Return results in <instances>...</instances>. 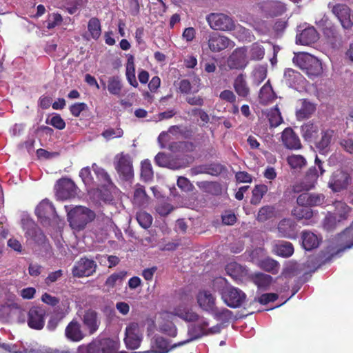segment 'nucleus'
<instances>
[{
  "mask_svg": "<svg viewBox=\"0 0 353 353\" xmlns=\"http://www.w3.org/2000/svg\"><path fill=\"white\" fill-rule=\"evenodd\" d=\"M126 275V272H120L111 274L105 281V285L114 287L117 283H121Z\"/></svg>",
  "mask_w": 353,
  "mask_h": 353,
  "instance_id": "680f3d73",
  "label": "nucleus"
},
{
  "mask_svg": "<svg viewBox=\"0 0 353 353\" xmlns=\"http://www.w3.org/2000/svg\"><path fill=\"white\" fill-rule=\"evenodd\" d=\"M293 63L308 76L316 77L322 72L321 62L310 54L301 52L296 54Z\"/></svg>",
  "mask_w": 353,
  "mask_h": 353,
  "instance_id": "f03ea898",
  "label": "nucleus"
},
{
  "mask_svg": "<svg viewBox=\"0 0 353 353\" xmlns=\"http://www.w3.org/2000/svg\"><path fill=\"white\" fill-rule=\"evenodd\" d=\"M249 277L259 288H266L272 281V277L270 275L262 272L252 274Z\"/></svg>",
  "mask_w": 353,
  "mask_h": 353,
  "instance_id": "4c0bfd02",
  "label": "nucleus"
},
{
  "mask_svg": "<svg viewBox=\"0 0 353 353\" xmlns=\"http://www.w3.org/2000/svg\"><path fill=\"white\" fill-rule=\"evenodd\" d=\"M321 139L315 143V146L320 152L324 154L329 150L334 135V130L332 129L323 130L321 131Z\"/></svg>",
  "mask_w": 353,
  "mask_h": 353,
  "instance_id": "7c9ffc66",
  "label": "nucleus"
},
{
  "mask_svg": "<svg viewBox=\"0 0 353 353\" xmlns=\"http://www.w3.org/2000/svg\"><path fill=\"white\" fill-rule=\"evenodd\" d=\"M274 92L273 91L270 80L261 88L259 92V98L263 101H268L273 99Z\"/></svg>",
  "mask_w": 353,
  "mask_h": 353,
  "instance_id": "09e8293b",
  "label": "nucleus"
},
{
  "mask_svg": "<svg viewBox=\"0 0 353 353\" xmlns=\"http://www.w3.org/2000/svg\"><path fill=\"white\" fill-rule=\"evenodd\" d=\"M65 335L71 341H80L84 337L80 324L75 320H72L66 326Z\"/></svg>",
  "mask_w": 353,
  "mask_h": 353,
  "instance_id": "cd10ccee",
  "label": "nucleus"
},
{
  "mask_svg": "<svg viewBox=\"0 0 353 353\" xmlns=\"http://www.w3.org/2000/svg\"><path fill=\"white\" fill-rule=\"evenodd\" d=\"M325 172L324 161H321L318 156L314 160V166L308 169L305 176V181L300 185H294L293 191L299 193L302 190H310L314 188L319 176H323Z\"/></svg>",
  "mask_w": 353,
  "mask_h": 353,
  "instance_id": "7ed1b4c3",
  "label": "nucleus"
},
{
  "mask_svg": "<svg viewBox=\"0 0 353 353\" xmlns=\"http://www.w3.org/2000/svg\"><path fill=\"white\" fill-rule=\"evenodd\" d=\"M274 215V208L270 205L262 207L257 214V220L260 222H264Z\"/></svg>",
  "mask_w": 353,
  "mask_h": 353,
  "instance_id": "3c124183",
  "label": "nucleus"
},
{
  "mask_svg": "<svg viewBox=\"0 0 353 353\" xmlns=\"http://www.w3.org/2000/svg\"><path fill=\"white\" fill-rule=\"evenodd\" d=\"M340 223L336 215L332 212H327L323 220V227L327 232H333Z\"/></svg>",
  "mask_w": 353,
  "mask_h": 353,
  "instance_id": "c03bdc74",
  "label": "nucleus"
},
{
  "mask_svg": "<svg viewBox=\"0 0 353 353\" xmlns=\"http://www.w3.org/2000/svg\"><path fill=\"white\" fill-rule=\"evenodd\" d=\"M95 213L85 207L77 206L68 213L70 225L76 230H81L95 218Z\"/></svg>",
  "mask_w": 353,
  "mask_h": 353,
  "instance_id": "20e7f679",
  "label": "nucleus"
},
{
  "mask_svg": "<svg viewBox=\"0 0 353 353\" xmlns=\"http://www.w3.org/2000/svg\"><path fill=\"white\" fill-rule=\"evenodd\" d=\"M351 183L352 172L341 168L332 173L327 186L333 192H340L347 190Z\"/></svg>",
  "mask_w": 353,
  "mask_h": 353,
  "instance_id": "0eeeda50",
  "label": "nucleus"
},
{
  "mask_svg": "<svg viewBox=\"0 0 353 353\" xmlns=\"http://www.w3.org/2000/svg\"><path fill=\"white\" fill-rule=\"evenodd\" d=\"M22 312V311L21 312ZM21 319H25L28 326L34 330H41L45 325L46 310H27L23 312Z\"/></svg>",
  "mask_w": 353,
  "mask_h": 353,
  "instance_id": "4468645a",
  "label": "nucleus"
},
{
  "mask_svg": "<svg viewBox=\"0 0 353 353\" xmlns=\"http://www.w3.org/2000/svg\"><path fill=\"white\" fill-rule=\"evenodd\" d=\"M27 310H22V312H26ZM21 310H0V322L2 323H8L12 321L14 316L17 317L18 323H24L25 319H21V315H23V312H20Z\"/></svg>",
  "mask_w": 353,
  "mask_h": 353,
  "instance_id": "58836bf2",
  "label": "nucleus"
},
{
  "mask_svg": "<svg viewBox=\"0 0 353 353\" xmlns=\"http://www.w3.org/2000/svg\"><path fill=\"white\" fill-rule=\"evenodd\" d=\"M208 314L212 316L219 323L216 325H221V330L230 323H232L236 319V317L232 314L231 310H205Z\"/></svg>",
  "mask_w": 353,
  "mask_h": 353,
  "instance_id": "b1692460",
  "label": "nucleus"
},
{
  "mask_svg": "<svg viewBox=\"0 0 353 353\" xmlns=\"http://www.w3.org/2000/svg\"><path fill=\"white\" fill-rule=\"evenodd\" d=\"M336 241L341 247L339 252L344 251L353 247V221L349 227L337 234Z\"/></svg>",
  "mask_w": 353,
  "mask_h": 353,
  "instance_id": "5701e85b",
  "label": "nucleus"
},
{
  "mask_svg": "<svg viewBox=\"0 0 353 353\" xmlns=\"http://www.w3.org/2000/svg\"><path fill=\"white\" fill-rule=\"evenodd\" d=\"M319 39V34L314 27H308L296 35V43L308 46L315 43Z\"/></svg>",
  "mask_w": 353,
  "mask_h": 353,
  "instance_id": "393cba45",
  "label": "nucleus"
},
{
  "mask_svg": "<svg viewBox=\"0 0 353 353\" xmlns=\"http://www.w3.org/2000/svg\"><path fill=\"white\" fill-rule=\"evenodd\" d=\"M283 145L290 150H299L302 147L299 136L291 128H286L282 132Z\"/></svg>",
  "mask_w": 353,
  "mask_h": 353,
  "instance_id": "4be33fe9",
  "label": "nucleus"
},
{
  "mask_svg": "<svg viewBox=\"0 0 353 353\" xmlns=\"http://www.w3.org/2000/svg\"><path fill=\"white\" fill-rule=\"evenodd\" d=\"M174 312H170L169 310H161L158 313L156 317L158 323V330L170 337H175L177 335V328L173 323L176 315Z\"/></svg>",
  "mask_w": 353,
  "mask_h": 353,
  "instance_id": "6e6552de",
  "label": "nucleus"
},
{
  "mask_svg": "<svg viewBox=\"0 0 353 353\" xmlns=\"http://www.w3.org/2000/svg\"><path fill=\"white\" fill-rule=\"evenodd\" d=\"M269 122L271 127H277L282 122V117L278 109L273 110L269 114Z\"/></svg>",
  "mask_w": 353,
  "mask_h": 353,
  "instance_id": "774afa93",
  "label": "nucleus"
},
{
  "mask_svg": "<svg viewBox=\"0 0 353 353\" xmlns=\"http://www.w3.org/2000/svg\"><path fill=\"white\" fill-rule=\"evenodd\" d=\"M226 273L230 275L234 280H241L247 274V271L245 268L236 262L228 263L225 267Z\"/></svg>",
  "mask_w": 353,
  "mask_h": 353,
  "instance_id": "e433bc0d",
  "label": "nucleus"
},
{
  "mask_svg": "<svg viewBox=\"0 0 353 353\" xmlns=\"http://www.w3.org/2000/svg\"><path fill=\"white\" fill-rule=\"evenodd\" d=\"M77 314L90 334L97 332L100 325V320L95 310H78Z\"/></svg>",
  "mask_w": 353,
  "mask_h": 353,
  "instance_id": "2eb2a0df",
  "label": "nucleus"
},
{
  "mask_svg": "<svg viewBox=\"0 0 353 353\" xmlns=\"http://www.w3.org/2000/svg\"><path fill=\"white\" fill-rule=\"evenodd\" d=\"M102 136L106 139H110L112 138H119L123 134V130L121 128H108L102 132Z\"/></svg>",
  "mask_w": 353,
  "mask_h": 353,
  "instance_id": "69168bd1",
  "label": "nucleus"
},
{
  "mask_svg": "<svg viewBox=\"0 0 353 353\" xmlns=\"http://www.w3.org/2000/svg\"><path fill=\"white\" fill-rule=\"evenodd\" d=\"M261 268L266 272L276 274L279 272V264L276 261L267 258L261 261Z\"/></svg>",
  "mask_w": 353,
  "mask_h": 353,
  "instance_id": "de8ad7c7",
  "label": "nucleus"
},
{
  "mask_svg": "<svg viewBox=\"0 0 353 353\" xmlns=\"http://www.w3.org/2000/svg\"><path fill=\"white\" fill-rule=\"evenodd\" d=\"M208 43L212 52H218L230 47L232 42L228 37L212 32L208 35Z\"/></svg>",
  "mask_w": 353,
  "mask_h": 353,
  "instance_id": "a211bd4d",
  "label": "nucleus"
},
{
  "mask_svg": "<svg viewBox=\"0 0 353 353\" xmlns=\"http://www.w3.org/2000/svg\"><path fill=\"white\" fill-rule=\"evenodd\" d=\"M97 268V263L93 259L84 256L75 262L72 274L77 278L90 276L96 272Z\"/></svg>",
  "mask_w": 353,
  "mask_h": 353,
  "instance_id": "9b49d317",
  "label": "nucleus"
},
{
  "mask_svg": "<svg viewBox=\"0 0 353 353\" xmlns=\"http://www.w3.org/2000/svg\"><path fill=\"white\" fill-rule=\"evenodd\" d=\"M173 345L170 346L169 341L163 337L156 336L152 343L151 349L141 353H168L170 350L175 348L172 347Z\"/></svg>",
  "mask_w": 353,
  "mask_h": 353,
  "instance_id": "bb28decb",
  "label": "nucleus"
},
{
  "mask_svg": "<svg viewBox=\"0 0 353 353\" xmlns=\"http://www.w3.org/2000/svg\"><path fill=\"white\" fill-rule=\"evenodd\" d=\"M275 248L276 253L283 257H289L294 253V247L290 242L279 241Z\"/></svg>",
  "mask_w": 353,
  "mask_h": 353,
  "instance_id": "37998d69",
  "label": "nucleus"
},
{
  "mask_svg": "<svg viewBox=\"0 0 353 353\" xmlns=\"http://www.w3.org/2000/svg\"><path fill=\"white\" fill-rule=\"evenodd\" d=\"M64 317V314L59 312L57 310L54 312L50 316V318L48 323V328L50 330H54L59 321Z\"/></svg>",
  "mask_w": 353,
  "mask_h": 353,
  "instance_id": "0e129e2a",
  "label": "nucleus"
},
{
  "mask_svg": "<svg viewBox=\"0 0 353 353\" xmlns=\"http://www.w3.org/2000/svg\"><path fill=\"white\" fill-rule=\"evenodd\" d=\"M288 163L292 168H302L306 165L305 159L301 155L293 154L288 157Z\"/></svg>",
  "mask_w": 353,
  "mask_h": 353,
  "instance_id": "603ef678",
  "label": "nucleus"
},
{
  "mask_svg": "<svg viewBox=\"0 0 353 353\" xmlns=\"http://www.w3.org/2000/svg\"><path fill=\"white\" fill-rule=\"evenodd\" d=\"M328 8L332 13L337 18L343 29L350 31L353 27V21L351 19L352 10L346 4L329 3Z\"/></svg>",
  "mask_w": 353,
  "mask_h": 353,
  "instance_id": "1a4fd4ad",
  "label": "nucleus"
},
{
  "mask_svg": "<svg viewBox=\"0 0 353 353\" xmlns=\"http://www.w3.org/2000/svg\"><path fill=\"white\" fill-rule=\"evenodd\" d=\"M188 161L184 158H175L170 159L168 168L172 170H179L188 167Z\"/></svg>",
  "mask_w": 353,
  "mask_h": 353,
  "instance_id": "052dcab7",
  "label": "nucleus"
},
{
  "mask_svg": "<svg viewBox=\"0 0 353 353\" xmlns=\"http://www.w3.org/2000/svg\"><path fill=\"white\" fill-rule=\"evenodd\" d=\"M283 77L285 83L289 87L293 88L301 79L302 76L299 72L292 68H288L284 72Z\"/></svg>",
  "mask_w": 353,
  "mask_h": 353,
  "instance_id": "79ce46f5",
  "label": "nucleus"
},
{
  "mask_svg": "<svg viewBox=\"0 0 353 353\" xmlns=\"http://www.w3.org/2000/svg\"><path fill=\"white\" fill-rule=\"evenodd\" d=\"M245 48H236L228 59V65L230 69H243L248 63Z\"/></svg>",
  "mask_w": 353,
  "mask_h": 353,
  "instance_id": "6ab92c4d",
  "label": "nucleus"
},
{
  "mask_svg": "<svg viewBox=\"0 0 353 353\" xmlns=\"http://www.w3.org/2000/svg\"><path fill=\"white\" fill-rule=\"evenodd\" d=\"M269 8L271 13L274 16L281 15L286 10L285 4L280 1H272L270 3Z\"/></svg>",
  "mask_w": 353,
  "mask_h": 353,
  "instance_id": "e2e57ef3",
  "label": "nucleus"
},
{
  "mask_svg": "<svg viewBox=\"0 0 353 353\" xmlns=\"http://www.w3.org/2000/svg\"><path fill=\"white\" fill-rule=\"evenodd\" d=\"M253 83L259 85L267 77V68L263 65H259L252 72Z\"/></svg>",
  "mask_w": 353,
  "mask_h": 353,
  "instance_id": "8fccbe9b",
  "label": "nucleus"
},
{
  "mask_svg": "<svg viewBox=\"0 0 353 353\" xmlns=\"http://www.w3.org/2000/svg\"><path fill=\"white\" fill-rule=\"evenodd\" d=\"M137 220L144 229L149 228L152 223V216L146 212H139L137 214Z\"/></svg>",
  "mask_w": 353,
  "mask_h": 353,
  "instance_id": "864d4df0",
  "label": "nucleus"
},
{
  "mask_svg": "<svg viewBox=\"0 0 353 353\" xmlns=\"http://www.w3.org/2000/svg\"><path fill=\"white\" fill-rule=\"evenodd\" d=\"M207 21L210 28L216 30L229 31L235 26L233 19L223 13H211L208 15Z\"/></svg>",
  "mask_w": 353,
  "mask_h": 353,
  "instance_id": "9d476101",
  "label": "nucleus"
},
{
  "mask_svg": "<svg viewBox=\"0 0 353 353\" xmlns=\"http://www.w3.org/2000/svg\"><path fill=\"white\" fill-rule=\"evenodd\" d=\"M35 214L41 221L49 225L50 220L57 216L54 205L47 199L41 201L35 209Z\"/></svg>",
  "mask_w": 353,
  "mask_h": 353,
  "instance_id": "ddd939ff",
  "label": "nucleus"
},
{
  "mask_svg": "<svg viewBox=\"0 0 353 353\" xmlns=\"http://www.w3.org/2000/svg\"><path fill=\"white\" fill-rule=\"evenodd\" d=\"M301 135L305 141H312L318 137L319 126L318 122L310 121L301 127Z\"/></svg>",
  "mask_w": 353,
  "mask_h": 353,
  "instance_id": "c756f323",
  "label": "nucleus"
},
{
  "mask_svg": "<svg viewBox=\"0 0 353 353\" xmlns=\"http://www.w3.org/2000/svg\"><path fill=\"white\" fill-rule=\"evenodd\" d=\"M292 215L298 220L303 219H310L313 216L312 210L306 205H299L295 207L292 210Z\"/></svg>",
  "mask_w": 353,
  "mask_h": 353,
  "instance_id": "a18cd8bd",
  "label": "nucleus"
},
{
  "mask_svg": "<svg viewBox=\"0 0 353 353\" xmlns=\"http://www.w3.org/2000/svg\"><path fill=\"white\" fill-rule=\"evenodd\" d=\"M57 194L61 199H68L77 194V186L69 179H61L57 181Z\"/></svg>",
  "mask_w": 353,
  "mask_h": 353,
  "instance_id": "f3484780",
  "label": "nucleus"
},
{
  "mask_svg": "<svg viewBox=\"0 0 353 353\" xmlns=\"http://www.w3.org/2000/svg\"><path fill=\"white\" fill-rule=\"evenodd\" d=\"M279 236L288 239L296 237V224L290 219H283L279 221L277 227Z\"/></svg>",
  "mask_w": 353,
  "mask_h": 353,
  "instance_id": "412c9836",
  "label": "nucleus"
},
{
  "mask_svg": "<svg viewBox=\"0 0 353 353\" xmlns=\"http://www.w3.org/2000/svg\"><path fill=\"white\" fill-rule=\"evenodd\" d=\"M141 176L145 181H150L153 177L152 165L148 159L141 163Z\"/></svg>",
  "mask_w": 353,
  "mask_h": 353,
  "instance_id": "6e6d98bb",
  "label": "nucleus"
},
{
  "mask_svg": "<svg viewBox=\"0 0 353 353\" xmlns=\"http://www.w3.org/2000/svg\"><path fill=\"white\" fill-rule=\"evenodd\" d=\"M28 233L32 234L34 241L41 248V250L43 251L46 254L50 253L51 246L46 235L40 229L29 230Z\"/></svg>",
  "mask_w": 353,
  "mask_h": 353,
  "instance_id": "2f4dec72",
  "label": "nucleus"
},
{
  "mask_svg": "<svg viewBox=\"0 0 353 353\" xmlns=\"http://www.w3.org/2000/svg\"><path fill=\"white\" fill-rule=\"evenodd\" d=\"M176 315L190 324L187 331L188 338L174 343L172 347L182 346L203 336L219 334L221 331V325L210 327L211 316L208 314V312L203 314L197 312L196 310H176Z\"/></svg>",
  "mask_w": 353,
  "mask_h": 353,
  "instance_id": "f257e3e1",
  "label": "nucleus"
},
{
  "mask_svg": "<svg viewBox=\"0 0 353 353\" xmlns=\"http://www.w3.org/2000/svg\"><path fill=\"white\" fill-rule=\"evenodd\" d=\"M265 55V48L262 43H253L249 48V56L250 60L260 61L263 59Z\"/></svg>",
  "mask_w": 353,
  "mask_h": 353,
  "instance_id": "a19ab883",
  "label": "nucleus"
},
{
  "mask_svg": "<svg viewBox=\"0 0 353 353\" xmlns=\"http://www.w3.org/2000/svg\"><path fill=\"white\" fill-rule=\"evenodd\" d=\"M316 110L315 105L304 99L302 102L301 108L296 110V116L298 119H304L310 117Z\"/></svg>",
  "mask_w": 353,
  "mask_h": 353,
  "instance_id": "ea45409f",
  "label": "nucleus"
},
{
  "mask_svg": "<svg viewBox=\"0 0 353 353\" xmlns=\"http://www.w3.org/2000/svg\"><path fill=\"white\" fill-rule=\"evenodd\" d=\"M333 205L334 210L332 212V213L336 215L341 222L348 219L349 214L351 212V208L350 206L341 201H334Z\"/></svg>",
  "mask_w": 353,
  "mask_h": 353,
  "instance_id": "c9c22d12",
  "label": "nucleus"
},
{
  "mask_svg": "<svg viewBox=\"0 0 353 353\" xmlns=\"http://www.w3.org/2000/svg\"><path fill=\"white\" fill-rule=\"evenodd\" d=\"M79 176L81 178L84 184L87 186H94L95 181L91 174V170L89 167L83 168L79 172Z\"/></svg>",
  "mask_w": 353,
  "mask_h": 353,
  "instance_id": "bf43d9fd",
  "label": "nucleus"
},
{
  "mask_svg": "<svg viewBox=\"0 0 353 353\" xmlns=\"http://www.w3.org/2000/svg\"><path fill=\"white\" fill-rule=\"evenodd\" d=\"M302 246L306 250H312L319 245V240L316 234L310 231L301 232Z\"/></svg>",
  "mask_w": 353,
  "mask_h": 353,
  "instance_id": "f704fd0d",
  "label": "nucleus"
},
{
  "mask_svg": "<svg viewBox=\"0 0 353 353\" xmlns=\"http://www.w3.org/2000/svg\"><path fill=\"white\" fill-rule=\"evenodd\" d=\"M196 185L203 192L211 194L215 193L216 189L219 187V184L216 182L206 181H198L196 182Z\"/></svg>",
  "mask_w": 353,
  "mask_h": 353,
  "instance_id": "4d7b16f0",
  "label": "nucleus"
},
{
  "mask_svg": "<svg viewBox=\"0 0 353 353\" xmlns=\"http://www.w3.org/2000/svg\"><path fill=\"white\" fill-rule=\"evenodd\" d=\"M142 334L140 332L139 325L137 323H131L125 329L124 341L128 349L136 350L141 343Z\"/></svg>",
  "mask_w": 353,
  "mask_h": 353,
  "instance_id": "f8f14e48",
  "label": "nucleus"
},
{
  "mask_svg": "<svg viewBox=\"0 0 353 353\" xmlns=\"http://www.w3.org/2000/svg\"><path fill=\"white\" fill-rule=\"evenodd\" d=\"M301 194L296 199V203L299 205L306 206H319L325 202V196L321 193H309L308 190Z\"/></svg>",
  "mask_w": 353,
  "mask_h": 353,
  "instance_id": "aec40b11",
  "label": "nucleus"
},
{
  "mask_svg": "<svg viewBox=\"0 0 353 353\" xmlns=\"http://www.w3.org/2000/svg\"><path fill=\"white\" fill-rule=\"evenodd\" d=\"M46 124H50L58 130H63L65 127V122L59 114H54L50 119L46 120Z\"/></svg>",
  "mask_w": 353,
  "mask_h": 353,
  "instance_id": "13d9d810",
  "label": "nucleus"
},
{
  "mask_svg": "<svg viewBox=\"0 0 353 353\" xmlns=\"http://www.w3.org/2000/svg\"><path fill=\"white\" fill-rule=\"evenodd\" d=\"M103 89L107 88L108 92L113 95L119 97L121 95L123 83L119 76H112L108 78V84L104 81H101Z\"/></svg>",
  "mask_w": 353,
  "mask_h": 353,
  "instance_id": "72a5a7b5",
  "label": "nucleus"
},
{
  "mask_svg": "<svg viewBox=\"0 0 353 353\" xmlns=\"http://www.w3.org/2000/svg\"><path fill=\"white\" fill-rule=\"evenodd\" d=\"M197 303L202 309H213L216 299L208 290H201L196 296Z\"/></svg>",
  "mask_w": 353,
  "mask_h": 353,
  "instance_id": "473e14b6",
  "label": "nucleus"
},
{
  "mask_svg": "<svg viewBox=\"0 0 353 353\" xmlns=\"http://www.w3.org/2000/svg\"><path fill=\"white\" fill-rule=\"evenodd\" d=\"M114 165L119 178L129 181L134 178L132 159L128 154L121 152L114 157Z\"/></svg>",
  "mask_w": 353,
  "mask_h": 353,
  "instance_id": "39448f33",
  "label": "nucleus"
},
{
  "mask_svg": "<svg viewBox=\"0 0 353 353\" xmlns=\"http://www.w3.org/2000/svg\"><path fill=\"white\" fill-rule=\"evenodd\" d=\"M267 191L268 187L265 185H256L252 190L250 203L253 205L259 204Z\"/></svg>",
  "mask_w": 353,
  "mask_h": 353,
  "instance_id": "49530a36",
  "label": "nucleus"
},
{
  "mask_svg": "<svg viewBox=\"0 0 353 353\" xmlns=\"http://www.w3.org/2000/svg\"><path fill=\"white\" fill-rule=\"evenodd\" d=\"M117 343L109 338L94 340L86 346L79 348L78 353H115Z\"/></svg>",
  "mask_w": 353,
  "mask_h": 353,
  "instance_id": "423d86ee",
  "label": "nucleus"
},
{
  "mask_svg": "<svg viewBox=\"0 0 353 353\" xmlns=\"http://www.w3.org/2000/svg\"><path fill=\"white\" fill-rule=\"evenodd\" d=\"M233 87L239 97L247 99L250 94V89L244 74H239L234 80Z\"/></svg>",
  "mask_w": 353,
  "mask_h": 353,
  "instance_id": "a878e982",
  "label": "nucleus"
},
{
  "mask_svg": "<svg viewBox=\"0 0 353 353\" xmlns=\"http://www.w3.org/2000/svg\"><path fill=\"white\" fill-rule=\"evenodd\" d=\"M245 298V294L235 288H230L223 294L224 302L230 307H240Z\"/></svg>",
  "mask_w": 353,
  "mask_h": 353,
  "instance_id": "dca6fc26",
  "label": "nucleus"
},
{
  "mask_svg": "<svg viewBox=\"0 0 353 353\" xmlns=\"http://www.w3.org/2000/svg\"><path fill=\"white\" fill-rule=\"evenodd\" d=\"M92 169L95 173L97 178L100 183L108 190L112 191L116 189V186L112 183L110 175L102 168L98 166L96 163L92 165Z\"/></svg>",
  "mask_w": 353,
  "mask_h": 353,
  "instance_id": "c85d7f7f",
  "label": "nucleus"
},
{
  "mask_svg": "<svg viewBox=\"0 0 353 353\" xmlns=\"http://www.w3.org/2000/svg\"><path fill=\"white\" fill-rule=\"evenodd\" d=\"M327 37H330L333 43L336 46H341L343 45L344 40L341 35L335 28H330L329 32H327Z\"/></svg>",
  "mask_w": 353,
  "mask_h": 353,
  "instance_id": "338daca9",
  "label": "nucleus"
},
{
  "mask_svg": "<svg viewBox=\"0 0 353 353\" xmlns=\"http://www.w3.org/2000/svg\"><path fill=\"white\" fill-rule=\"evenodd\" d=\"M88 28L92 38L97 39L101 35V25L98 19L92 18L90 19Z\"/></svg>",
  "mask_w": 353,
  "mask_h": 353,
  "instance_id": "5fc2aeb1",
  "label": "nucleus"
}]
</instances>
